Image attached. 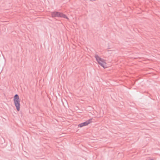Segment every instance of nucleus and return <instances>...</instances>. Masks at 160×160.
Wrapping results in <instances>:
<instances>
[{"instance_id": "nucleus-2", "label": "nucleus", "mask_w": 160, "mask_h": 160, "mask_svg": "<svg viewBox=\"0 0 160 160\" xmlns=\"http://www.w3.org/2000/svg\"><path fill=\"white\" fill-rule=\"evenodd\" d=\"M13 102L17 111H19L20 110L21 104L20 103V99L18 95L16 94L13 97Z\"/></svg>"}, {"instance_id": "nucleus-4", "label": "nucleus", "mask_w": 160, "mask_h": 160, "mask_svg": "<svg viewBox=\"0 0 160 160\" xmlns=\"http://www.w3.org/2000/svg\"><path fill=\"white\" fill-rule=\"evenodd\" d=\"M91 122V120H89L84 122L81 123L78 125V126L79 127L81 128L83 127L87 126Z\"/></svg>"}, {"instance_id": "nucleus-1", "label": "nucleus", "mask_w": 160, "mask_h": 160, "mask_svg": "<svg viewBox=\"0 0 160 160\" xmlns=\"http://www.w3.org/2000/svg\"><path fill=\"white\" fill-rule=\"evenodd\" d=\"M95 57L98 64L101 67L104 69L108 67L105 60L102 58L97 55H96Z\"/></svg>"}, {"instance_id": "nucleus-3", "label": "nucleus", "mask_w": 160, "mask_h": 160, "mask_svg": "<svg viewBox=\"0 0 160 160\" xmlns=\"http://www.w3.org/2000/svg\"><path fill=\"white\" fill-rule=\"evenodd\" d=\"M52 16L53 17H62L67 19H68V18L65 15L61 12H53L52 13Z\"/></svg>"}]
</instances>
